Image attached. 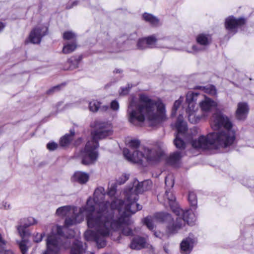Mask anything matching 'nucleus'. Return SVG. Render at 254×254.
Instances as JSON below:
<instances>
[{"mask_svg": "<svg viewBox=\"0 0 254 254\" xmlns=\"http://www.w3.org/2000/svg\"><path fill=\"white\" fill-rule=\"evenodd\" d=\"M75 132L73 129H70L69 134H66L61 138L60 144L61 146L64 147L68 146L73 139Z\"/></svg>", "mask_w": 254, "mask_h": 254, "instance_id": "24", "label": "nucleus"}, {"mask_svg": "<svg viewBox=\"0 0 254 254\" xmlns=\"http://www.w3.org/2000/svg\"><path fill=\"white\" fill-rule=\"evenodd\" d=\"M201 50H202V49L198 48L197 46L193 45L192 46L191 50L188 51V52L189 53L197 52H198V51H200Z\"/></svg>", "mask_w": 254, "mask_h": 254, "instance_id": "46", "label": "nucleus"}, {"mask_svg": "<svg viewBox=\"0 0 254 254\" xmlns=\"http://www.w3.org/2000/svg\"><path fill=\"white\" fill-rule=\"evenodd\" d=\"M245 23L244 18H236L233 16H230L225 19V26L229 33L234 35L237 32V28Z\"/></svg>", "mask_w": 254, "mask_h": 254, "instance_id": "12", "label": "nucleus"}, {"mask_svg": "<svg viewBox=\"0 0 254 254\" xmlns=\"http://www.w3.org/2000/svg\"><path fill=\"white\" fill-rule=\"evenodd\" d=\"M151 185H152V182L150 181V183L145 184L143 185V187H148V190L150 188Z\"/></svg>", "mask_w": 254, "mask_h": 254, "instance_id": "51", "label": "nucleus"}, {"mask_svg": "<svg viewBox=\"0 0 254 254\" xmlns=\"http://www.w3.org/2000/svg\"><path fill=\"white\" fill-rule=\"evenodd\" d=\"M195 89L201 90L204 93L211 95H216L217 94L215 86L212 85H208L205 86H198L195 87Z\"/></svg>", "mask_w": 254, "mask_h": 254, "instance_id": "26", "label": "nucleus"}, {"mask_svg": "<svg viewBox=\"0 0 254 254\" xmlns=\"http://www.w3.org/2000/svg\"><path fill=\"white\" fill-rule=\"evenodd\" d=\"M136 46L137 49L141 50L148 48L145 38L139 39L137 42Z\"/></svg>", "mask_w": 254, "mask_h": 254, "instance_id": "34", "label": "nucleus"}, {"mask_svg": "<svg viewBox=\"0 0 254 254\" xmlns=\"http://www.w3.org/2000/svg\"><path fill=\"white\" fill-rule=\"evenodd\" d=\"M100 107V103L97 100H93L89 103V109L91 112H96Z\"/></svg>", "mask_w": 254, "mask_h": 254, "instance_id": "31", "label": "nucleus"}, {"mask_svg": "<svg viewBox=\"0 0 254 254\" xmlns=\"http://www.w3.org/2000/svg\"><path fill=\"white\" fill-rule=\"evenodd\" d=\"M122 72V70H121L120 69H116L114 72L115 73H121Z\"/></svg>", "mask_w": 254, "mask_h": 254, "instance_id": "53", "label": "nucleus"}, {"mask_svg": "<svg viewBox=\"0 0 254 254\" xmlns=\"http://www.w3.org/2000/svg\"><path fill=\"white\" fill-rule=\"evenodd\" d=\"M175 127L178 132L176 133L175 138L174 140V145L179 149H184L186 147V143L182 139V136H185L187 130V126L186 123L184 122L182 115L178 116Z\"/></svg>", "mask_w": 254, "mask_h": 254, "instance_id": "10", "label": "nucleus"}, {"mask_svg": "<svg viewBox=\"0 0 254 254\" xmlns=\"http://www.w3.org/2000/svg\"><path fill=\"white\" fill-rule=\"evenodd\" d=\"M128 121L134 125L143 123L146 118L152 126L167 119L165 105L161 102L156 103L144 94L139 95V100L132 98L129 102L127 112Z\"/></svg>", "mask_w": 254, "mask_h": 254, "instance_id": "3", "label": "nucleus"}, {"mask_svg": "<svg viewBox=\"0 0 254 254\" xmlns=\"http://www.w3.org/2000/svg\"><path fill=\"white\" fill-rule=\"evenodd\" d=\"M144 159L150 164H154L160 161L163 155V151L158 147L149 149L147 147L143 148Z\"/></svg>", "mask_w": 254, "mask_h": 254, "instance_id": "11", "label": "nucleus"}, {"mask_svg": "<svg viewBox=\"0 0 254 254\" xmlns=\"http://www.w3.org/2000/svg\"><path fill=\"white\" fill-rule=\"evenodd\" d=\"M148 183H150V181L148 180L140 183L137 182L134 188H129L125 190V201H123L125 204V210L122 213L125 215L123 218L125 222L129 221L128 212L135 213L142 209V206L136 203L138 198V194L148 190V187H143V185Z\"/></svg>", "mask_w": 254, "mask_h": 254, "instance_id": "7", "label": "nucleus"}, {"mask_svg": "<svg viewBox=\"0 0 254 254\" xmlns=\"http://www.w3.org/2000/svg\"><path fill=\"white\" fill-rule=\"evenodd\" d=\"M82 142V139L81 138H78L75 141V145L76 146H78L79 145V144H80V143H81Z\"/></svg>", "mask_w": 254, "mask_h": 254, "instance_id": "50", "label": "nucleus"}, {"mask_svg": "<svg viewBox=\"0 0 254 254\" xmlns=\"http://www.w3.org/2000/svg\"><path fill=\"white\" fill-rule=\"evenodd\" d=\"M111 108L115 111L119 110V104L116 100L113 101L111 103Z\"/></svg>", "mask_w": 254, "mask_h": 254, "instance_id": "44", "label": "nucleus"}, {"mask_svg": "<svg viewBox=\"0 0 254 254\" xmlns=\"http://www.w3.org/2000/svg\"><path fill=\"white\" fill-rule=\"evenodd\" d=\"M217 103L208 97H205L204 100L199 103V106L203 112H210L213 109L216 107Z\"/></svg>", "mask_w": 254, "mask_h": 254, "instance_id": "19", "label": "nucleus"}, {"mask_svg": "<svg viewBox=\"0 0 254 254\" xmlns=\"http://www.w3.org/2000/svg\"><path fill=\"white\" fill-rule=\"evenodd\" d=\"M89 175L88 173L77 171L73 174L72 180L74 182H77L80 184H85L89 180Z\"/></svg>", "mask_w": 254, "mask_h": 254, "instance_id": "22", "label": "nucleus"}, {"mask_svg": "<svg viewBox=\"0 0 254 254\" xmlns=\"http://www.w3.org/2000/svg\"><path fill=\"white\" fill-rule=\"evenodd\" d=\"M197 93H188L186 96V101L188 103V107L186 110L187 113H190L191 112H195L194 101L196 100V97L198 95Z\"/></svg>", "mask_w": 254, "mask_h": 254, "instance_id": "21", "label": "nucleus"}, {"mask_svg": "<svg viewBox=\"0 0 254 254\" xmlns=\"http://www.w3.org/2000/svg\"><path fill=\"white\" fill-rule=\"evenodd\" d=\"M76 34L71 31H66L63 34V38L65 40H72L73 42L76 41Z\"/></svg>", "mask_w": 254, "mask_h": 254, "instance_id": "32", "label": "nucleus"}, {"mask_svg": "<svg viewBox=\"0 0 254 254\" xmlns=\"http://www.w3.org/2000/svg\"><path fill=\"white\" fill-rule=\"evenodd\" d=\"M182 157V153L180 151H176L171 154L167 159V163L170 165H176Z\"/></svg>", "mask_w": 254, "mask_h": 254, "instance_id": "23", "label": "nucleus"}, {"mask_svg": "<svg viewBox=\"0 0 254 254\" xmlns=\"http://www.w3.org/2000/svg\"><path fill=\"white\" fill-rule=\"evenodd\" d=\"M249 108L248 105L245 102H240L238 104L236 111V117L238 120H245L248 114Z\"/></svg>", "mask_w": 254, "mask_h": 254, "instance_id": "18", "label": "nucleus"}, {"mask_svg": "<svg viewBox=\"0 0 254 254\" xmlns=\"http://www.w3.org/2000/svg\"><path fill=\"white\" fill-rule=\"evenodd\" d=\"M25 43H28V41H27V40H26V41H25Z\"/></svg>", "mask_w": 254, "mask_h": 254, "instance_id": "56", "label": "nucleus"}, {"mask_svg": "<svg viewBox=\"0 0 254 254\" xmlns=\"http://www.w3.org/2000/svg\"><path fill=\"white\" fill-rule=\"evenodd\" d=\"M187 114L188 115V119L191 123L194 124L196 123L198 119L196 117L195 112L193 111Z\"/></svg>", "mask_w": 254, "mask_h": 254, "instance_id": "39", "label": "nucleus"}, {"mask_svg": "<svg viewBox=\"0 0 254 254\" xmlns=\"http://www.w3.org/2000/svg\"><path fill=\"white\" fill-rule=\"evenodd\" d=\"M65 230H67V228H64V231Z\"/></svg>", "mask_w": 254, "mask_h": 254, "instance_id": "57", "label": "nucleus"}, {"mask_svg": "<svg viewBox=\"0 0 254 254\" xmlns=\"http://www.w3.org/2000/svg\"><path fill=\"white\" fill-rule=\"evenodd\" d=\"M148 48H153L155 47L157 42V39L154 35H151L145 38Z\"/></svg>", "mask_w": 254, "mask_h": 254, "instance_id": "30", "label": "nucleus"}, {"mask_svg": "<svg viewBox=\"0 0 254 254\" xmlns=\"http://www.w3.org/2000/svg\"><path fill=\"white\" fill-rule=\"evenodd\" d=\"M63 228L57 226L52 229L51 234L47 239V250L43 254H58L60 248L63 246L65 249L72 246L70 254H94V252L86 251V244H83L81 241L75 240L72 241L73 237V232L69 230L68 235H65L63 232Z\"/></svg>", "mask_w": 254, "mask_h": 254, "instance_id": "4", "label": "nucleus"}, {"mask_svg": "<svg viewBox=\"0 0 254 254\" xmlns=\"http://www.w3.org/2000/svg\"><path fill=\"white\" fill-rule=\"evenodd\" d=\"M142 17L144 20L149 22L153 26H156L158 24L159 20L151 14L144 13L142 15Z\"/></svg>", "mask_w": 254, "mask_h": 254, "instance_id": "27", "label": "nucleus"}, {"mask_svg": "<svg viewBox=\"0 0 254 254\" xmlns=\"http://www.w3.org/2000/svg\"><path fill=\"white\" fill-rule=\"evenodd\" d=\"M211 128L214 131L207 136H200L197 139L191 141V145L196 149L226 148L234 143L236 132L232 128L233 124L230 119L220 112L213 114L210 122Z\"/></svg>", "mask_w": 254, "mask_h": 254, "instance_id": "2", "label": "nucleus"}, {"mask_svg": "<svg viewBox=\"0 0 254 254\" xmlns=\"http://www.w3.org/2000/svg\"><path fill=\"white\" fill-rule=\"evenodd\" d=\"M154 218L157 222L167 223V231L170 234L177 233L184 226V221L181 217L178 216L174 220L172 216L166 212L156 213Z\"/></svg>", "mask_w": 254, "mask_h": 254, "instance_id": "8", "label": "nucleus"}, {"mask_svg": "<svg viewBox=\"0 0 254 254\" xmlns=\"http://www.w3.org/2000/svg\"><path fill=\"white\" fill-rule=\"evenodd\" d=\"M77 67V66H74V67H72L71 66H70V67L68 68V69H73L74 68H75V67ZM64 69H66L65 68ZM66 69H68V68H67Z\"/></svg>", "mask_w": 254, "mask_h": 254, "instance_id": "54", "label": "nucleus"}, {"mask_svg": "<svg viewBox=\"0 0 254 254\" xmlns=\"http://www.w3.org/2000/svg\"><path fill=\"white\" fill-rule=\"evenodd\" d=\"M165 185L168 189H167L164 195L165 202L168 203L171 210L175 214H179L181 212V209L176 201V197L174 195L172 189L174 186V182L173 176L169 175L165 178Z\"/></svg>", "mask_w": 254, "mask_h": 254, "instance_id": "9", "label": "nucleus"}, {"mask_svg": "<svg viewBox=\"0 0 254 254\" xmlns=\"http://www.w3.org/2000/svg\"><path fill=\"white\" fill-rule=\"evenodd\" d=\"M68 64H70L71 63V61L70 60H68L67 62Z\"/></svg>", "mask_w": 254, "mask_h": 254, "instance_id": "55", "label": "nucleus"}, {"mask_svg": "<svg viewBox=\"0 0 254 254\" xmlns=\"http://www.w3.org/2000/svg\"><path fill=\"white\" fill-rule=\"evenodd\" d=\"M58 147V144L55 142H49L47 144V148L50 151H54L56 150Z\"/></svg>", "mask_w": 254, "mask_h": 254, "instance_id": "40", "label": "nucleus"}, {"mask_svg": "<svg viewBox=\"0 0 254 254\" xmlns=\"http://www.w3.org/2000/svg\"><path fill=\"white\" fill-rule=\"evenodd\" d=\"M48 28L40 26L34 28L30 32L28 40L33 44H39L43 36L47 34Z\"/></svg>", "mask_w": 254, "mask_h": 254, "instance_id": "13", "label": "nucleus"}, {"mask_svg": "<svg viewBox=\"0 0 254 254\" xmlns=\"http://www.w3.org/2000/svg\"><path fill=\"white\" fill-rule=\"evenodd\" d=\"M5 244L4 245V247H5ZM3 252L4 253V254H14L12 251H11L10 250L5 251L4 249V250L1 253H0V254Z\"/></svg>", "mask_w": 254, "mask_h": 254, "instance_id": "49", "label": "nucleus"}, {"mask_svg": "<svg viewBox=\"0 0 254 254\" xmlns=\"http://www.w3.org/2000/svg\"><path fill=\"white\" fill-rule=\"evenodd\" d=\"M195 239L189 236L184 239L181 244L180 249L182 254H190L192 250Z\"/></svg>", "mask_w": 254, "mask_h": 254, "instance_id": "16", "label": "nucleus"}, {"mask_svg": "<svg viewBox=\"0 0 254 254\" xmlns=\"http://www.w3.org/2000/svg\"><path fill=\"white\" fill-rule=\"evenodd\" d=\"M94 127V129L91 132V140L86 143L84 148L77 155L81 158V163L84 165L93 164L97 160L99 140L111 135L113 132L111 124L107 122L96 121Z\"/></svg>", "mask_w": 254, "mask_h": 254, "instance_id": "5", "label": "nucleus"}, {"mask_svg": "<svg viewBox=\"0 0 254 254\" xmlns=\"http://www.w3.org/2000/svg\"><path fill=\"white\" fill-rule=\"evenodd\" d=\"M170 40L168 38H164L163 39V42H164V45L163 46H161L160 47L161 48H170L169 46H168V44L170 42Z\"/></svg>", "mask_w": 254, "mask_h": 254, "instance_id": "47", "label": "nucleus"}, {"mask_svg": "<svg viewBox=\"0 0 254 254\" xmlns=\"http://www.w3.org/2000/svg\"><path fill=\"white\" fill-rule=\"evenodd\" d=\"M140 144V141L137 139H132V140H131L128 142L129 146L132 149L137 148L139 146Z\"/></svg>", "mask_w": 254, "mask_h": 254, "instance_id": "38", "label": "nucleus"}, {"mask_svg": "<svg viewBox=\"0 0 254 254\" xmlns=\"http://www.w3.org/2000/svg\"><path fill=\"white\" fill-rule=\"evenodd\" d=\"M77 47L76 42L74 41L71 43H67L64 45L63 49V52L64 54H69L74 51Z\"/></svg>", "mask_w": 254, "mask_h": 254, "instance_id": "28", "label": "nucleus"}, {"mask_svg": "<svg viewBox=\"0 0 254 254\" xmlns=\"http://www.w3.org/2000/svg\"><path fill=\"white\" fill-rule=\"evenodd\" d=\"M123 154L126 158L130 162L136 163H141L143 159H144V153L135 150L131 154L127 148L123 150Z\"/></svg>", "mask_w": 254, "mask_h": 254, "instance_id": "15", "label": "nucleus"}, {"mask_svg": "<svg viewBox=\"0 0 254 254\" xmlns=\"http://www.w3.org/2000/svg\"><path fill=\"white\" fill-rule=\"evenodd\" d=\"M5 24L2 22H0V32L3 30Z\"/></svg>", "mask_w": 254, "mask_h": 254, "instance_id": "52", "label": "nucleus"}, {"mask_svg": "<svg viewBox=\"0 0 254 254\" xmlns=\"http://www.w3.org/2000/svg\"><path fill=\"white\" fill-rule=\"evenodd\" d=\"M27 242L25 240H22L18 245L19 247L22 254H26L28 250V247L27 246Z\"/></svg>", "mask_w": 254, "mask_h": 254, "instance_id": "35", "label": "nucleus"}, {"mask_svg": "<svg viewBox=\"0 0 254 254\" xmlns=\"http://www.w3.org/2000/svg\"><path fill=\"white\" fill-rule=\"evenodd\" d=\"M125 204L122 200L115 198L110 203L109 201H104V199L102 201V203L100 204V208H103L109 210L111 213L112 223L116 225L115 227H111L110 232L108 236H106L104 239L105 245L103 247H100L97 243V246L98 248H104L106 245V239L112 233V230H117L121 228L122 229V234L125 236H131L132 235V231L128 225L131 224L132 221L130 219V216L133 214L131 212H128L129 221L126 222L124 220V217H125L122 213L125 210Z\"/></svg>", "mask_w": 254, "mask_h": 254, "instance_id": "6", "label": "nucleus"}, {"mask_svg": "<svg viewBox=\"0 0 254 254\" xmlns=\"http://www.w3.org/2000/svg\"><path fill=\"white\" fill-rule=\"evenodd\" d=\"M45 236V233H42L40 235L39 238L38 239L35 238V241L37 243L40 242L42 241L43 237Z\"/></svg>", "mask_w": 254, "mask_h": 254, "instance_id": "48", "label": "nucleus"}, {"mask_svg": "<svg viewBox=\"0 0 254 254\" xmlns=\"http://www.w3.org/2000/svg\"><path fill=\"white\" fill-rule=\"evenodd\" d=\"M129 178V175L125 174L122 176L121 178L118 180L119 184L120 185L124 184Z\"/></svg>", "mask_w": 254, "mask_h": 254, "instance_id": "43", "label": "nucleus"}, {"mask_svg": "<svg viewBox=\"0 0 254 254\" xmlns=\"http://www.w3.org/2000/svg\"><path fill=\"white\" fill-rule=\"evenodd\" d=\"M36 223V220L33 217H29L26 219H21L19 222V225L17 227L20 236L23 238L29 235V232L27 228Z\"/></svg>", "mask_w": 254, "mask_h": 254, "instance_id": "14", "label": "nucleus"}, {"mask_svg": "<svg viewBox=\"0 0 254 254\" xmlns=\"http://www.w3.org/2000/svg\"><path fill=\"white\" fill-rule=\"evenodd\" d=\"M131 87L132 86H130L129 84H128L127 87L122 88V91L120 92V94L122 95H126L127 94Z\"/></svg>", "mask_w": 254, "mask_h": 254, "instance_id": "42", "label": "nucleus"}, {"mask_svg": "<svg viewBox=\"0 0 254 254\" xmlns=\"http://www.w3.org/2000/svg\"><path fill=\"white\" fill-rule=\"evenodd\" d=\"M188 200L190 205L195 206L197 204V198L196 194L194 192H190L188 196Z\"/></svg>", "mask_w": 254, "mask_h": 254, "instance_id": "33", "label": "nucleus"}, {"mask_svg": "<svg viewBox=\"0 0 254 254\" xmlns=\"http://www.w3.org/2000/svg\"><path fill=\"white\" fill-rule=\"evenodd\" d=\"M117 185L116 183L112 184L110 188H109V190L107 193V194L110 197H113L116 193V189Z\"/></svg>", "mask_w": 254, "mask_h": 254, "instance_id": "37", "label": "nucleus"}, {"mask_svg": "<svg viewBox=\"0 0 254 254\" xmlns=\"http://www.w3.org/2000/svg\"><path fill=\"white\" fill-rule=\"evenodd\" d=\"M148 244L145 238L137 236L133 238L130 244V248L134 250H140L147 247Z\"/></svg>", "mask_w": 254, "mask_h": 254, "instance_id": "20", "label": "nucleus"}, {"mask_svg": "<svg viewBox=\"0 0 254 254\" xmlns=\"http://www.w3.org/2000/svg\"><path fill=\"white\" fill-rule=\"evenodd\" d=\"M154 219L157 221L154 218V216L153 218L150 216H147L143 220V224L145 225L150 230H153L154 228V225L153 224Z\"/></svg>", "mask_w": 254, "mask_h": 254, "instance_id": "29", "label": "nucleus"}, {"mask_svg": "<svg viewBox=\"0 0 254 254\" xmlns=\"http://www.w3.org/2000/svg\"><path fill=\"white\" fill-rule=\"evenodd\" d=\"M175 214L182 218L184 221V225L185 222L189 225H193L196 221L195 215L191 210L184 211L181 209V212L179 214Z\"/></svg>", "mask_w": 254, "mask_h": 254, "instance_id": "17", "label": "nucleus"}, {"mask_svg": "<svg viewBox=\"0 0 254 254\" xmlns=\"http://www.w3.org/2000/svg\"><path fill=\"white\" fill-rule=\"evenodd\" d=\"M5 241L2 239L1 234H0V253L4 250V245Z\"/></svg>", "mask_w": 254, "mask_h": 254, "instance_id": "45", "label": "nucleus"}, {"mask_svg": "<svg viewBox=\"0 0 254 254\" xmlns=\"http://www.w3.org/2000/svg\"><path fill=\"white\" fill-rule=\"evenodd\" d=\"M105 195L104 189L98 188L95 190L93 198L89 197L86 205L80 207L79 210L77 207L64 206L57 209L56 214L64 216L73 214L71 217L65 220V225L67 227L82 222L85 215L88 227L95 230H87L84 233L85 239L87 241H94L100 247H103L105 245V237L109 235L111 227L116 226L111 222V213L107 208H100Z\"/></svg>", "mask_w": 254, "mask_h": 254, "instance_id": "1", "label": "nucleus"}, {"mask_svg": "<svg viewBox=\"0 0 254 254\" xmlns=\"http://www.w3.org/2000/svg\"><path fill=\"white\" fill-rule=\"evenodd\" d=\"M183 98L182 97H180V98L178 100H176L175 102L172 109V115H175L177 110L179 108L183 101Z\"/></svg>", "mask_w": 254, "mask_h": 254, "instance_id": "36", "label": "nucleus"}, {"mask_svg": "<svg viewBox=\"0 0 254 254\" xmlns=\"http://www.w3.org/2000/svg\"><path fill=\"white\" fill-rule=\"evenodd\" d=\"M62 86V85H57L52 88H50L47 91V93L49 95L52 94L56 91H59L60 89V87Z\"/></svg>", "mask_w": 254, "mask_h": 254, "instance_id": "41", "label": "nucleus"}, {"mask_svg": "<svg viewBox=\"0 0 254 254\" xmlns=\"http://www.w3.org/2000/svg\"><path fill=\"white\" fill-rule=\"evenodd\" d=\"M211 37L209 35L203 34H199L196 38V41L198 44L202 46H207L211 43Z\"/></svg>", "mask_w": 254, "mask_h": 254, "instance_id": "25", "label": "nucleus"}]
</instances>
